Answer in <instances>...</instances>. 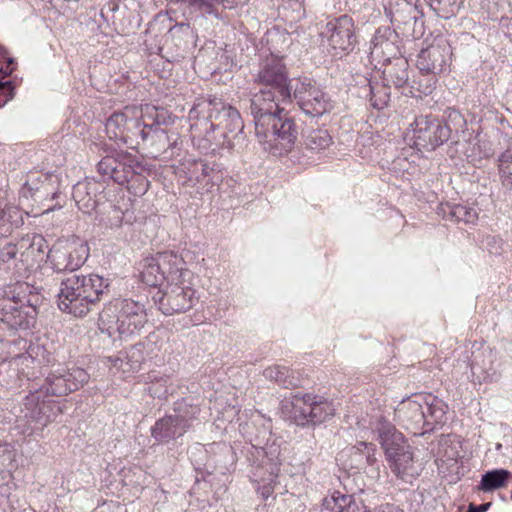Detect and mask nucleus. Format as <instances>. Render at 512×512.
<instances>
[{"mask_svg": "<svg viewBox=\"0 0 512 512\" xmlns=\"http://www.w3.org/2000/svg\"><path fill=\"white\" fill-rule=\"evenodd\" d=\"M57 298L62 312L80 318L98 310L101 302L108 301L109 305L102 310L99 320L102 330H106L110 337L118 334L119 339H126L138 334L147 323L142 303L132 299L110 302L111 281L99 274H73L62 279Z\"/></svg>", "mask_w": 512, "mask_h": 512, "instance_id": "1", "label": "nucleus"}, {"mask_svg": "<svg viewBox=\"0 0 512 512\" xmlns=\"http://www.w3.org/2000/svg\"><path fill=\"white\" fill-rule=\"evenodd\" d=\"M190 119H197L191 124V129H199V126H209L212 131L221 130L223 141H217L212 132H206L204 138L217 149H233L235 141L244 139V123L239 111L231 105L225 104L220 99H200L189 111Z\"/></svg>", "mask_w": 512, "mask_h": 512, "instance_id": "2", "label": "nucleus"}, {"mask_svg": "<svg viewBox=\"0 0 512 512\" xmlns=\"http://www.w3.org/2000/svg\"><path fill=\"white\" fill-rule=\"evenodd\" d=\"M144 119L148 126L139 150L153 159L170 160L180 156L183 141L178 132L169 128L176 117L164 107L145 105Z\"/></svg>", "mask_w": 512, "mask_h": 512, "instance_id": "3", "label": "nucleus"}, {"mask_svg": "<svg viewBox=\"0 0 512 512\" xmlns=\"http://www.w3.org/2000/svg\"><path fill=\"white\" fill-rule=\"evenodd\" d=\"M42 296L27 282L0 288V321L11 329H30L36 322Z\"/></svg>", "mask_w": 512, "mask_h": 512, "instance_id": "4", "label": "nucleus"}, {"mask_svg": "<svg viewBox=\"0 0 512 512\" xmlns=\"http://www.w3.org/2000/svg\"><path fill=\"white\" fill-rule=\"evenodd\" d=\"M447 408L438 397L419 394L403 400L396 408L395 415L406 430L414 436H423L445 424Z\"/></svg>", "mask_w": 512, "mask_h": 512, "instance_id": "5", "label": "nucleus"}, {"mask_svg": "<svg viewBox=\"0 0 512 512\" xmlns=\"http://www.w3.org/2000/svg\"><path fill=\"white\" fill-rule=\"evenodd\" d=\"M465 125L463 115L455 109L446 111V120L433 115L417 116L410 124L414 147L420 151H434L449 139H453V131L456 134L460 129L464 132Z\"/></svg>", "mask_w": 512, "mask_h": 512, "instance_id": "6", "label": "nucleus"}, {"mask_svg": "<svg viewBox=\"0 0 512 512\" xmlns=\"http://www.w3.org/2000/svg\"><path fill=\"white\" fill-rule=\"evenodd\" d=\"M417 2L418 0H387L384 4L386 15L404 38L417 39L424 33L423 12L419 10Z\"/></svg>", "mask_w": 512, "mask_h": 512, "instance_id": "7", "label": "nucleus"}, {"mask_svg": "<svg viewBox=\"0 0 512 512\" xmlns=\"http://www.w3.org/2000/svg\"><path fill=\"white\" fill-rule=\"evenodd\" d=\"M291 101L295 102L301 111L310 117L322 116L328 110V100L326 94L309 77L293 78L290 81Z\"/></svg>", "mask_w": 512, "mask_h": 512, "instance_id": "8", "label": "nucleus"}, {"mask_svg": "<svg viewBox=\"0 0 512 512\" xmlns=\"http://www.w3.org/2000/svg\"><path fill=\"white\" fill-rule=\"evenodd\" d=\"M89 251L86 241L72 237L53 245L46 258L54 272H73L84 265Z\"/></svg>", "mask_w": 512, "mask_h": 512, "instance_id": "9", "label": "nucleus"}, {"mask_svg": "<svg viewBox=\"0 0 512 512\" xmlns=\"http://www.w3.org/2000/svg\"><path fill=\"white\" fill-rule=\"evenodd\" d=\"M270 119L256 132L257 137L266 141H277L286 151L291 150L302 130L299 121L285 109Z\"/></svg>", "mask_w": 512, "mask_h": 512, "instance_id": "10", "label": "nucleus"}, {"mask_svg": "<svg viewBox=\"0 0 512 512\" xmlns=\"http://www.w3.org/2000/svg\"><path fill=\"white\" fill-rule=\"evenodd\" d=\"M317 396L305 394L296 395L292 403V418L298 426L320 424L334 415L333 405Z\"/></svg>", "mask_w": 512, "mask_h": 512, "instance_id": "11", "label": "nucleus"}, {"mask_svg": "<svg viewBox=\"0 0 512 512\" xmlns=\"http://www.w3.org/2000/svg\"><path fill=\"white\" fill-rule=\"evenodd\" d=\"M321 35L327 38L328 45L334 49L351 53L358 45L357 27L354 19L348 14H343L330 19Z\"/></svg>", "mask_w": 512, "mask_h": 512, "instance_id": "12", "label": "nucleus"}, {"mask_svg": "<svg viewBox=\"0 0 512 512\" xmlns=\"http://www.w3.org/2000/svg\"><path fill=\"white\" fill-rule=\"evenodd\" d=\"M89 378V374L82 368L58 367L48 373L44 384L39 388H43L44 393L50 396L64 397L83 387Z\"/></svg>", "mask_w": 512, "mask_h": 512, "instance_id": "13", "label": "nucleus"}, {"mask_svg": "<svg viewBox=\"0 0 512 512\" xmlns=\"http://www.w3.org/2000/svg\"><path fill=\"white\" fill-rule=\"evenodd\" d=\"M290 81L282 59L266 57L260 62L255 82L261 85L262 89L273 91L278 97H291Z\"/></svg>", "mask_w": 512, "mask_h": 512, "instance_id": "14", "label": "nucleus"}, {"mask_svg": "<svg viewBox=\"0 0 512 512\" xmlns=\"http://www.w3.org/2000/svg\"><path fill=\"white\" fill-rule=\"evenodd\" d=\"M194 298L195 290L182 282L169 284L165 291L158 290L153 296V301L164 315L170 316L191 309Z\"/></svg>", "mask_w": 512, "mask_h": 512, "instance_id": "15", "label": "nucleus"}, {"mask_svg": "<svg viewBox=\"0 0 512 512\" xmlns=\"http://www.w3.org/2000/svg\"><path fill=\"white\" fill-rule=\"evenodd\" d=\"M133 169H142L136 156L126 151H117L103 157L97 164V171L103 177L107 176L119 185L128 183V177L133 176Z\"/></svg>", "mask_w": 512, "mask_h": 512, "instance_id": "16", "label": "nucleus"}, {"mask_svg": "<svg viewBox=\"0 0 512 512\" xmlns=\"http://www.w3.org/2000/svg\"><path fill=\"white\" fill-rule=\"evenodd\" d=\"M451 57V45L447 40H441L420 50L416 67L421 74L438 75L449 68Z\"/></svg>", "mask_w": 512, "mask_h": 512, "instance_id": "17", "label": "nucleus"}, {"mask_svg": "<svg viewBox=\"0 0 512 512\" xmlns=\"http://www.w3.org/2000/svg\"><path fill=\"white\" fill-rule=\"evenodd\" d=\"M291 97H278L273 91L260 89V91L253 95L250 99V114L253 116L255 125V132L261 130L270 118L280 113L284 108L280 107L281 103H288Z\"/></svg>", "mask_w": 512, "mask_h": 512, "instance_id": "18", "label": "nucleus"}, {"mask_svg": "<svg viewBox=\"0 0 512 512\" xmlns=\"http://www.w3.org/2000/svg\"><path fill=\"white\" fill-rule=\"evenodd\" d=\"M401 33L396 28L381 26L376 31L371 41V57L378 63H386L391 59L402 56Z\"/></svg>", "mask_w": 512, "mask_h": 512, "instance_id": "19", "label": "nucleus"}, {"mask_svg": "<svg viewBox=\"0 0 512 512\" xmlns=\"http://www.w3.org/2000/svg\"><path fill=\"white\" fill-rule=\"evenodd\" d=\"M104 190L103 183L86 179L73 186L72 196L81 211L91 214L98 206L104 204Z\"/></svg>", "mask_w": 512, "mask_h": 512, "instance_id": "20", "label": "nucleus"}, {"mask_svg": "<svg viewBox=\"0 0 512 512\" xmlns=\"http://www.w3.org/2000/svg\"><path fill=\"white\" fill-rule=\"evenodd\" d=\"M58 179L54 175L44 174L36 178H29L21 187L19 197L21 200H33L44 203L56 199L60 192L54 189Z\"/></svg>", "mask_w": 512, "mask_h": 512, "instance_id": "21", "label": "nucleus"}, {"mask_svg": "<svg viewBox=\"0 0 512 512\" xmlns=\"http://www.w3.org/2000/svg\"><path fill=\"white\" fill-rule=\"evenodd\" d=\"M49 396L50 395L44 393L43 388L30 391L29 395H27L24 400L26 410L25 417L42 425H46V423L54 419L56 416L53 411L55 406L52 405L50 400H46Z\"/></svg>", "mask_w": 512, "mask_h": 512, "instance_id": "22", "label": "nucleus"}, {"mask_svg": "<svg viewBox=\"0 0 512 512\" xmlns=\"http://www.w3.org/2000/svg\"><path fill=\"white\" fill-rule=\"evenodd\" d=\"M153 258L163 271L168 284H182L185 282V277L190 274V271L185 268L186 263L183 258L173 251L158 252Z\"/></svg>", "mask_w": 512, "mask_h": 512, "instance_id": "23", "label": "nucleus"}, {"mask_svg": "<svg viewBox=\"0 0 512 512\" xmlns=\"http://www.w3.org/2000/svg\"><path fill=\"white\" fill-rule=\"evenodd\" d=\"M270 432L269 429L264 427L254 438H250L252 447L256 450L258 456L262 455V460L259 465H269L271 473L278 470L281 464V449L275 442L268 444Z\"/></svg>", "mask_w": 512, "mask_h": 512, "instance_id": "24", "label": "nucleus"}, {"mask_svg": "<svg viewBox=\"0 0 512 512\" xmlns=\"http://www.w3.org/2000/svg\"><path fill=\"white\" fill-rule=\"evenodd\" d=\"M377 432L378 440L384 450L386 459L395 458V454L409 446L403 434L387 421H380L378 423Z\"/></svg>", "mask_w": 512, "mask_h": 512, "instance_id": "25", "label": "nucleus"}, {"mask_svg": "<svg viewBox=\"0 0 512 512\" xmlns=\"http://www.w3.org/2000/svg\"><path fill=\"white\" fill-rule=\"evenodd\" d=\"M151 437L160 444H168L181 438L187 430L172 414L158 419L150 429Z\"/></svg>", "mask_w": 512, "mask_h": 512, "instance_id": "26", "label": "nucleus"}, {"mask_svg": "<svg viewBox=\"0 0 512 512\" xmlns=\"http://www.w3.org/2000/svg\"><path fill=\"white\" fill-rule=\"evenodd\" d=\"M196 34L188 23H178L165 35L164 45L174 48L177 54L184 53L195 46Z\"/></svg>", "mask_w": 512, "mask_h": 512, "instance_id": "27", "label": "nucleus"}, {"mask_svg": "<svg viewBox=\"0 0 512 512\" xmlns=\"http://www.w3.org/2000/svg\"><path fill=\"white\" fill-rule=\"evenodd\" d=\"M48 247L46 239L40 234H32L23 237L20 240L19 262L25 268L32 267L34 264L43 260V254Z\"/></svg>", "mask_w": 512, "mask_h": 512, "instance_id": "28", "label": "nucleus"}, {"mask_svg": "<svg viewBox=\"0 0 512 512\" xmlns=\"http://www.w3.org/2000/svg\"><path fill=\"white\" fill-rule=\"evenodd\" d=\"M383 66V80L387 85L403 88L409 84V63L403 56L381 63Z\"/></svg>", "mask_w": 512, "mask_h": 512, "instance_id": "29", "label": "nucleus"}, {"mask_svg": "<svg viewBox=\"0 0 512 512\" xmlns=\"http://www.w3.org/2000/svg\"><path fill=\"white\" fill-rule=\"evenodd\" d=\"M213 169L203 159L185 158L180 160L179 166L175 168V173L180 177H185L187 181L199 183L210 175Z\"/></svg>", "mask_w": 512, "mask_h": 512, "instance_id": "30", "label": "nucleus"}, {"mask_svg": "<svg viewBox=\"0 0 512 512\" xmlns=\"http://www.w3.org/2000/svg\"><path fill=\"white\" fill-rule=\"evenodd\" d=\"M148 122L144 119V108L140 118L130 117L121 142L128 147L139 150L146 132Z\"/></svg>", "mask_w": 512, "mask_h": 512, "instance_id": "31", "label": "nucleus"}, {"mask_svg": "<svg viewBox=\"0 0 512 512\" xmlns=\"http://www.w3.org/2000/svg\"><path fill=\"white\" fill-rule=\"evenodd\" d=\"M364 90L366 97H369L371 105L376 109H383L390 100L389 86L384 82L383 85H373L371 80L363 76L358 82Z\"/></svg>", "mask_w": 512, "mask_h": 512, "instance_id": "32", "label": "nucleus"}, {"mask_svg": "<svg viewBox=\"0 0 512 512\" xmlns=\"http://www.w3.org/2000/svg\"><path fill=\"white\" fill-rule=\"evenodd\" d=\"M267 44L270 51L268 57H277L283 60L285 52L292 44V38L286 30L272 29L267 32Z\"/></svg>", "mask_w": 512, "mask_h": 512, "instance_id": "33", "label": "nucleus"}, {"mask_svg": "<svg viewBox=\"0 0 512 512\" xmlns=\"http://www.w3.org/2000/svg\"><path fill=\"white\" fill-rule=\"evenodd\" d=\"M200 413L198 405L193 404L189 399L183 398L174 404L173 413H171L178 422L187 430L192 428L193 422Z\"/></svg>", "mask_w": 512, "mask_h": 512, "instance_id": "34", "label": "nucleus"}, {"mask_svg": "<svg viewBox=\"0 0 512 512\" xmlns=\"http://www.w3.org/2000/svg\"><path fill=\"white\" fill-rule=\"evenodd\" d=\"M511 476V472L506 469H493L487 471L482 475L477 489L483 492H492L500 489L506 486Z\"/></svg>", "mask_w": 512, "mask_h": 512, "instance_id": "35", "label": "nucleus"}, {"mask_svg": "<svg viewBox=\"0 0 512 512\" xmlns=\"http://www.w3.org/2000/svg\"><path fill=\"white\" fill-rule=\"evenodd\" d=\"M302 144L309 150L319 151L328 148L332 143V137L325 129L301 130Z\"/></svg>", "mask_w": 512, "mask_h": 512, "instance_id": "36", "label": "nucleus"}, {"mask_svg": "<svg viewBox=\"0 0 512 512\" xmlns=\"http://www.w3.org/2000/svg\"><path fill=\"white\" fill-rule=\"evenodd\" d=\"M386 460L388 461L391 471L398 478L405 480L406 476L412 475L409 473L410 469L413 467V452L410 446L395 454V458Z\"/></svg>", "mask_w": 512, "mask_h": 512, "instance_id": "37", "label": "nucleus"}, {"mask_svg": "<svg viewBox=\"0 0 512 512\" xmlns=\"http://www.w3.org/2000/svg\"><path fill=\"white\" fill-rule=\"evenodd\" d=\"M15 456L13 445L0 442V486L6 485L11 480Z\"/></svg>", "mask_w": 512, "mask_h": 512, "instance_id": "38", "label": "nucleus"}, {"mask_svg": "<svg viewBox=\"0 0 512 512\" xmlns=\"http://www.w3.org/2000/svg\"><path fill=\"white\" fill-rule=\"evenodd\" d=\"M129 118L124 112H114L105 123V131L110 139L120 141L123 138Z\"/></svg>", "mask_w": 512, "mask_h": 512, "instance_id": "39", "label": "nucleus"}, {"mask_svg": "<svg viewBox=\"0 0 512 512\" xmlns=\"http://www.w3.org/2000/svg\"><path fill=\"white\" fill-rule=\"evenodd\" d=\"M185 6L191 13H197L201 16L213 15L218 18L216 5L219 0H172Z\"/></svg>", "mask_w": 512, "mask_h": 512, "instance_id": "40", "label": "nucleus"}, {"mask_svg": "<svg viewBox=\"0 0 512 512\" xmlns=\"http://www.w3.org/2000/svg\"><path fill=\"white\" fill-rule=\"evenodd\" d=\"M141 278L143 283L150 287H158L166 282L163 271L156 264L153 256L149 259H146V263L141 272Z\"/></svg>", "mask_w": 512, "mask_h": 512, "instance_id": "41", "label": "nucleus"}, {"mask_svg": "<svg viewBox=\"0 0 512 512\" xmlns=\"http://www.w3.org/2000/svg\"><path fill=\"white\" fill-rule=\"evenodd\" d=\"M263 376L284 388H290L291 386H294V378L290 376V370L286 366H269L264 369Z\"/></svg>", "mask_w": 512, "mask_h": 512, "instance_id": "42", "label": "nucleus"}, {"mask_svg": "<svg viewBox=\"0 0 512 512\" xmlns=\"http://www.w3.org/2000/svg\"><path fill=\"white\" fill-rule=\"evenodd\" d=\"M444 213L447 219L455 222H464L465 224L474 223L478 218L474 208L461 204L448 206V210H445Z\"/></svg>", "mask_w": 512, "mask_h": 512, "instance_id": "43", "label": "nucleus"}, {"mask_svg": "<svg viewBox=\"0 0 512 512\" xmlns=\"http://www.w3.org/2000/svg\"><path fill=\"white\" fill-rule=\"evenodd\" d=\"M498 170L503 187L512 191V149L508 148L498 156Z\"/></svg>", "mask_w": 512, "mask_h": 512, "instance_id": "44", "label": "nucleus"}, {"mask_svg": "<svg viewBox=\"0 0 512 512\" xmlns=\"http://www.w3.org/2000/svg\"><path fill=\"white\" fill-rule=\"evenodd\" d=\"M435 14L443 19H450L458 13L457 0H425Z\"/></svg>", "mask_w": 512, "mask_h": 512, "instance_id": "45", "label": "nucleus"}, {"mask_svg": "<svg viewBox=\"0 0 512 512\" xmlns=\"http://www.w3.org/2000/svg\"><path fill=\"white\" fill-rule=\"evenodd\" d=\"M20 241L17 243H7L0 249V262L7 264L10 267L13 264L14 268L20 270L23 266L19 262L20 252Z\"/></svg>", "mask_w": 512, "mask_h": 512, "instance_id": "46", "label": "nucleus"}, {"mask_svg": "<svg viewBox=\"0 0 512 512\" xmlns=\"http://www.w3.org/2000/svg\"><path fill=\"white\" fill-rule=\"evenodd\" d=\"M125 365L129 371H136L140 368L141 364L145 361V344L138 342L130 347L125 352Z\"/></svg>", "mask_w": 512, "mask_h": 512, "instance_id": "47", "label": "nucleus"}, {"mask_svg": "<svg viewBox=\"0 0 512 512\" xmlns=\"http://www.w3.org/2000/svg\"><path fill=\"white\" fill-rule=\"evenodd\" d=\"M142 169H133V176L128 177V183L126 187L128 191L133 193L135 196L144 195L149 188V181L146 176L142 174Z\"/></svg>", "mask_w": 512, "mask_h": 512, "instance_id": "48", "label": "nucleus"}, {"mask_svg": "<svg viewBox=\"0 0 512 512\" xmlns=\"http://www.w3.org/2000/svg\"><path fill=\"white\" fill-rule=\"evenodd\" d=\"M0 222L2 225L9 224L11 227H19L23 224L21 212L17 207L6 206L0 212Z\"/></svg>", "mask_w": 512, "mask_h": 512, "instance_id": "49", "label": "nucleus"}, {"mask_svg": "<svg viewBox=\"0 0 512 512\" xmlns=\"http://www.w3.org/2000/svg\"><path fill=\"white\" fill-rule=\"evenodd\" d=\"M27 352L33 361L39 365H48L54 360L52 354L40 344H31Z\"/></svg>", "mask_w": 512, "mask_h": 512, "instance_id": "50", "label": "nucleus"}, {"mask_svg": "<svg viewBox=\"0 0 512 512\" xmlns=\"http://www.w3.org/2000/svg\"><path fill=\"white\" fill-rule=\"evenodd\" d=\"M437 75L433 74H422V77L419 80H414L413 85L411 86L413 89L424 95H430L437 84Z\"/></svg>", "mask_w": 512, "mask_h": 512, "instance_id": "51", "label": "nucleus"}, {"mask_svg": "<svg viewBox=\"0 0 512 512\" xmlns=\"http://www.w3.org/2000/svg\"><path fill=\"white\" fill-rule=\"evenodd\" d=\"M123 221V211L116 205L109 204L107 210V216L101 218L100 222H103L106 227L111 229L119 228Z\"/></svg>", "mask_w": 512, "mask_h": 512, "instance_id": "52", "label": "nucleus"}, {"mask_svg": "<svg viewBox=\"0 0 512 512\" xmlns=\"http://www.w3.org/2000/svg\"><path fill=\"white\" fill-rule=\"evenodd\" d=\"M359 446L366 449L364 458L358 459L356 463L357 469H364L366 466H372L377 462L375 452L376 446L373 443L360 441Z\"/></svg>", "mask_w": 512, "mask_h": 512, "instance_id": "53", "label": "nucleus"}, {"mask_svg": "<svg viewBox=\"0 0 512 512\" xmlns=\"http://www.w3.org/2000/svg\"><path fill=\"white\" fill-rule=\"evenodd\" d=\"M342 508L340 512H371L366 509L361 501H357L352 495L343 494L341 497Z\"/></svg>", "mask_w": 512, "mask_h": 512, "instance_id": "54", "label": "nucleus"}, {"mask_svg": "<svg viewBox=\"0 0 512 512\" xmlns=\"http://www.w3.org/2000/svg\"><path fill=\"white\" fill-rule=\"evenodd\" d=\"M341 497H343V494L336 491L330 498H325L321 512H340L339 510L342 508Z\"/></svg>", "mask_w": 512, "mask_h": 512, "instance_id": "55", "label": "nucleus"}, {"mask_svg": "<svg viewBox=\"0 0 512 512\" xmlns=\"http://www.w3.org/2000/svg\"><path fill=\"white\" fill-rule=\"evenodd\" d=\"M15 95V86L13 81L0 80V108L5 106Z\"/></svg>", "mask_w": 512, "mask_h": 512, "instance_id": "56", "label": "nucleus"}, {"mask_svg": "<svg viewBox=\"0 0 512 512\" xmlns=\"http://www.w3.org/2000/svg\"><path fill=\"white\" fill-rule=\"evenodd\" d=\"M104 363H109L111 366L116 367L119 370H122L123 372H127L128 367L125 365L126 359L125 357H122L120 355L116 356H105Z\"/></svg>", "mask_w": 512, "mask_h": 512, "instance_id": "57", "label": "nucleus"}, {"mask_svg": "<svg viewBox=\"0 0 512 512\" xmlns=\"http://www.w3.org/2000/svg\"><path fill=\"white\" fill-rule=\"evenodd\" d=\"M366 449H363V447L359 446V442L355 444L354 446L350 447V457L352 460V465L356 467V463L358 459L364 458Z\"/></svg>", "mask_w": 512, "mask_h": 512, "instance_id": "58", "label": "nucleus"}, {"mask_svg": "<svg viewBox=\"0 0 512 512\" xmlns=\"http://www.w3.org/2000/svg\"><path fill=\"white\" fill-rule=\"evenodd\" d=\"M501 244V239L497 237H487L486 238V246L488 247L490 253H499V248Z\"/></svg>", "mask_w": 512, "mask_h": 512, "instance_id": "59", "label": "nucleus"}, {"mask_svg": "<svg viewBox=\"0 0 512 512\" xmlns=\"http://www.w3.org/2000/svg\"><path fill=\"white\" fill-rule=\"evenodd\" d=\"M371 512H405V511L397 505L386 503V504L376 507L374 509V511H371Z\"/></svg>", "mask_w": 512, "mask_h": 512, "instance_id": "60", "label": "nucleus"}, {"mask_svg": "<svg viewBox=\"0 0 512 512\" xmlns=\"http://www.w3.org/2000/svg\"><path fill=\"white\" fill-rule=\"evenodd\" d=\"M492 502L482 503L479 505H476L474 503H470L468 505V512H486L491 507Z\"/></svg>", "mask_w": 512, "mask_h": 512, "instance_id": "61", "label": "nucleus"}, {"mask_svg": "<svg viewBox=\"0 0 512 512\" xmlns=\"http://www.w3.org/2000/svg\"><path fill=\"white\" fill-rule=\"evenodd\" d=\"M15 64V60L11 57L7 58V67L6 69H1V73L4 74L5 77L9 76L13 71H14V67L12 65Z\"/></svg>", "mask_w": 512, "mask_h": 512, "instance_id": "62", "label": "nucleus"}, {"mask_svg": "<svg viewBox=\"0 0 512 512\" xmlns=\"http://www.w3.org/2000/svg\"><path fill=\"white\" fill-rule=\"evenodd\" d=\"M149 392L151 393L152 396L154 397H158V398H162V397H166L167 394H168V391L167 389L165 388L163 391H158L154 385L150 386L149 387Z\"/></svg>", "mask_w": 512, "mask_h": 512, "instance_id": "63", "label": "nucleus"}, {"mask_svg": "<svg viewBox=\"0 0 512 512\" xmlns=\"http://www.w3.org/2000/svg\"><path fill=\"white\" fill-rule=\"evenodd\" d=\"M247 0H219L225 7L233 8L238 3H245Z\"/></svg>", "mask_w": 512, "mask_h": 512, "instance_id": "64", "label": "nucleus"}]
</instances>
